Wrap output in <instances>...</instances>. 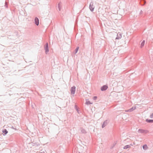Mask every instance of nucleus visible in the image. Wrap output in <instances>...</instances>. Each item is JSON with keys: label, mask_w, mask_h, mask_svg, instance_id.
<instances>
[{"label": "nucleus", "mask_w": 153, "mask_h": 153, "mask_svg": "<svg viewBox=\"0 0 153 153\" xmlns=\"http://www.w3.org/2000/svg\"><path fill=\"white\" fill-rule=\"evenodd\" d=\"M89 8L91 12H93L94 11V5L93 1H91V2L90 4Z\"/></svg>", "instance_id": "f257e3e1"}, {"label": "nucleus", "mask_w": 153, "mask_h": 153, "mask_svg": "<svg viewBox=\"0 0 153 153\" xmlns=\"http://www.w3.org/2000/svg\"><path fill=\"white\" fill-rule=\"evenodd\" d=\"M44 49L45 50V53L47 54V53L49 52L48 45V42H46L44 46Z\"/></svg>", "instance_id": "f03ea898"}, {"label": "nucleus", "mask_w": 153, "mask_h": 153, "mask_svg": "<svg viewBox=\"0 0 153 153\" xmlns=\"http://www.w3.org/2000/svg\"><path fill=\"white\" fill-rule=\"evenodd\" d=\"M138 132L140 133H144L145 134H147L149 132V131L146 130H144L141 129H140L138 130Z\"/></svg>", "instance_id": "7ed1b4c3"}, {"label": "nucleus", "mask_w": 153, "mask_h": 153, "mask_svg": "<svg viewBox=\"0 0 153 153\" xmlns=\"http://www.w3.org/2000/svg\"><path fill=\"white\" fill-rule=\"evenodd\" d=\"M76 87L75 86L72 87L71 88V94H74L75 93Z\"/></svg>", "instance_id": "20e7f679"}, {"label": "nucleus", "mask_w": 153, "mask_h": 153, "mask_svg": "<svg viewBox=\"0 0 153 153\" xmlns=\"http://www.w3.org/2000/svg\"><path fill=\"white\" fill-rule=\"evenodd\" d=\"M108 88V86L107 85H105L101 87V90L102 91H105Z\"/></svg>", "instance_id": "39448f33"}, {"label": "nucleus", "mask_w": 153, "mask_h": 153, "mask_svg": "<svg viewBox=\"0 0 153 153\" xmlns=\"http://www.w3.org/2000/svg\"><path fill=\"white\" fill-rule=\"evenodd\" d=\"M108 120H106L104 122L102 125V128H103L105 127L108 124Z\"/></svg>", "instance_id": "423d86ee"}, {"label": "nucleus", "mask_w": 153, "mask_h": 153, "mask_svg": "<svg viewBox=\"0 0 153 153\" xmlns=\"http://www.w3.org/2000/svg\"><path fill=\"white\" fill-rule=\"evenodd\" d=\"M34 22L35 24L37 26L38 25H39V19L36 17L34 19Z\"/></svg>", "instance_id": "0eeeda50"}, {"label": "nucleus", "mask_w": 153, "mask_h": 153, "mask_svg": "<svg viewBox=\"0 0 153 153\" xmlns=\"http://www.w3.org/2000/svg\"><path fill=\"white\" fill-rule=\"evenodd\" d=\"M122 37L121 34L120 33H118L117 35V36L116 38V39H120Z\"/></svg>", "instance_id": "6e6552de"}, {"label": "nucleus", "mask_w": 153, "mask_h": 153, "mask_svg": "<svg viewBox=\"0 0 153 153\" xmlns=\"http://www.w3.org/2000/svg\"><path fill=\"white\" fill-rule=\"evenodd\" d=\"M2 132L3 133V135L4 136L6 135L8 133V131L5 129H4L3 130Z\"/></svg>", "instance_id": "1a4fd4ad"}, {"label": "nucleus", "mask_w": 153, "mask_h": 153, "mask_svg": "<svg viewBox=\"0 0 153 153\" xmlns=\"http://www.w3.org/2000/svg\"><path fill=\"white\" fill-rule=\"evenodd\" d=\"M61 2H60L58 4V8L59 9V11H61Z\"/></svg>", "instance_id": "9d476101"}, {"label": "nucleus", "mask_w": 153, "mask_h": 153, "mask_svg": "<svg viewBox=\"0 0 153 153\" xmlns=\"http://www.w3.org/2000/svg\"><path fill=\"white\" fill-rule=\"evenodd\" d=\"M146 121L148 123H153V120L146 119Z\"/></svg>", "instance_id": "9b49d317"}, {"label": "nucleus", "mask_w": 153, "mask_h": 153, "mask_svg": "<svg viewBox=\"0 0 153 153\" xmlns=\"http://www.w3.org/2000/svg\"><path fill=\"white\" fill-rule=\"evenodd\" d=\"M136 108V107H133L129 109L128 110V111L129 112H131L133 110H135Z\"/></svg>", "instance_id": "f8f14e48"}, {"label": "nucleus", "mask_w": 153, "mask_h": 153, "mask_svg": "<svg viewBox=\"0 0 153 153\" xmlns=\"http://www.w3.org/2000/svg\"><path fill=\"white\" fill-rule=\"evenodd\" d=\"M143 148L144 150H146L148 148L147 145L146 144L144 145L143 146Z\"/></svg>", "instance_id": "ddd939ff"}, {"label": "nucleus", "mask_w": 153, "mask_h": 153, "mask_svg": "<svg viewBox=\"0 0 153 153\" xmlns=\"http://www.w3.org/2000/svg\"><path fill=\"white\" fill-rule=\"evenodd\" d=\"M31 144L33 146H38V145L37 143L36 142L34 143L33 142H32L31 143Z\"/></svg>", "instance_id": "4468645a"}, {"label": "nucleus", "mask_w": 153, "mask_h": 153, "mask_svg": "<svg viewBox=\"0 0 153 153\" xmlns=\"http://www.w3.org/2000/svg\"><path fill=\"white\" fill-rule=\"evenodd\" d=\"M145 41L143 40L141 43L140 45V47L142 48L144 45L145 44Z\"/></svg>", "instance_id": "2eb2a0df"}, {"label": "nucleus", "mask_w": 153, "mask_h": 153, "mask_svg": "<svg viewBox=\"0 0 153 153\" xmlns=\"http://www.w3.org/2000/svg\"><path fill=\"white\" fill-rule=\"evenodd\" d=\"M131 147V146L129 145H126L123 148L124 149H127Z\"/></svg>", "instance_id": "dca6fc26"}, {"label": "nucleus", "mask_w": 153, "mask_h": 153, "mask_svg": "<svg viewBox=\"0 0 153 153\" xmlns=\"http://www.w3.org/2000/svg\"><path fill=\"white\" fill-rule=\"evenodd\" d=\"M81 132L82 133L84 134H85L86 133V131L83 128H82L81 129Z\"/></svg>", "instance_id": "f3484780"}, {"label": "nucleus", "mask_w": 153, "mask_h": 153, "mask_svg": "<svg viewBox=\"0 0 153 153\" xmlns=\"http://www.w3.org/2000/svg\"><path fill=\"white\" fill-rule=\"evenodd\" d=\"M146 3V1L144 0H143V1H141V4L142 5H144Z\"/></svg>", "instance_id": "a211bd4d"}, {"label": "nucleus", "mask_w": 153, "mask_h": 153, "mask_svg": "<svg viewBox=\"0 0 153 153\" xmlns=\"http://www.w3.org/2000/svg\"><path fill=\"white\" fill-rule=\"evenodd\" d=\"M79 47H78L76 48V49H75V53H74L75 54L79 50Z\"/></svg>", "instance_id": "6ab92c4d"}, {"label": "nucleus", "mask_w": 153, "mask_h": 153, "mask_svg": "<svg viewBox=\"0 0 153 153\" xmlns=\"http://www.w3.org/2000/svg\"><path fill=\"white\" fill-rule=\"evenodd\" d=\"M85 104L87 105H88L89 104H92L90 101H87L86 102Z\"/></svg>", "instance_id": "aec40b11"}, {"label": "nucleus", "mask_w": 153, "mask_h": 153, "mask_svg": "<svg viewBox=\"0 0 153 153\" xmlns=\"http://www.w3.org/2000/svg\"><path fill=\"white\" fill-rule=\"evenodd\" d=\"M116 144V143H113L112 146H111V149H113L114 148V146H115Z\"/></svg>", "instance_id": "412c9836"}, {"label": "nucleus", "mask_w": 153, "mask_h": 153, "mask_svg": "<svg viewBox=\"0 0 153 153\" xmlns=\"http://www.w3.org/2000/svg\"><path fill=\"white\" fill-rule=\"evenodd\" d=\"M97 96H94L93 98V99L94 100H96L97 99Z\"/></svg>", "instance_id": "4be33fe9"}, {"label": "nucleus", "mask_w": 153, "mask_h": 153, "mask_svg": "<svg viewBox=\"0 0 153 153\" xmlns=\"http://www.w3.org/2000/svg\"><path fill=\"white\" fill-rule=\"evenodd\" d=\"M74 108L76 110H78V109L77 108V105H75V106H74Z\"/></svg>", "instance_id": "5701e85b"}, {"label": "nucleus", "mask_w": 153, "mask_h": 153, "mask_svg": "<svg viewBox=\"0 0 153 153\" xmlns=\"http://www.w3.org/2000/svg\"><path fill=\"white\" fill-rule=\"evenodd\" d=\"M5 6L6 7H7V4L6 1H5Z\"/></svg>", "instance_id": "b1692460"}, {"label": "nucleus", "mask_w": 153, "mask_h": 153, "mask_svg": "<svg viewBox=\"0 0 153 153\" xmlns=\"http://www.w3.org/2000/svg\"><path fill=\"white\" fill-rule=\"evenodd\" d=\"M150 117L151 118H153V113L150 115Z\"/></svg>", "instance_id": "393cba45"}, {"label": "nucleus", "mask_w": 153, "mask_h": 153, "mask_svg": "<svg viewBox=\"0 0 153 153\" xmlns=\"http://www.w3.org/2000/svg\"><path fill=\"white\" fill-rule=\"evenodd\" d=\"M143 13V11H142V10H140V15H141V14H142Z\"/></svg>", "instance_id": "a878e982"}, {"label": "nucleus", "mask_w": 153, "mask_h": 153, "mask_svg": "<svg viewBox=\"0 0 153 153\" xmlns=\"http://www.w3.org/2000/svg\"><path fill=\"white\" fill-rule=\"evenodd\" d=\"M76 110V111H77V112L78 113H79V109H78V110Z\"/></svg>", "instance_id": "bb28decb"}, {"label": "nucleus", "mask_w": 153, "mask_h": 153, "mask_svg": "<svg viewBox=\"0 0 153 153\" xmlns=\"http://www.w3.org/2000/svg\"><path fill=\"white\" fill-rule=\"evenodd\" d=\"M11 128H13V129H15V130H16V128H14V127H13V126H12V127H11Z\"/></svg>", "instance_id": "cd10ccee"}, {"label": "nucleus", "mask_w": 153, "mask_h": 153, "mask_svg": "<svg viewBox=\"0 0 153 153\" xmlns=\"http://www.w3.org/2000/svg\"><path fill=\"white\" fill-rule=\"evenodd\" d=\"M39 153H42V152H40Z\"/></svg>", "instance_id": "c85d7f7f"}, {"label": "nucleus", "mask_w": 153, "mask_h": 153, "mask_svg": "<svg viewBox=\"0 0 153 153\" xmlns=\"http://www.w3.org/2000/svg\"><path fill=\"white\" fill-rule=\"evenodd\" d=\"M78 153H80V152H79Z\"/></svg>", "instance_id": "c756f323"}]
</instances>
